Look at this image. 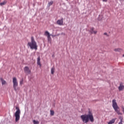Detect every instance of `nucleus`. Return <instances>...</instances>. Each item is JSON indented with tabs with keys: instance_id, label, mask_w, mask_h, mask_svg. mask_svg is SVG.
Returning a JSON list of instances; mask_svg holds the SVG:
<instances>
[{
	"instance_id": "obj_14",
	"label": "nucleus",
	"mask_w": 124,
	"mask_h": 124,
	"mask_svg": "<svg viewBox=\"0 0 124 124\" xmlns=\"http://www.w3.org/2000/svg\"><path fill=\"white\" fill-rule=\"evenodd\" d=\"M47 41L49 42V43H52V38H51V36H49L48 37H47Z\"/></svg>"
},
{
	"instance_id": "obj_21",
	"label": "nucleus",
	"mask_w": 124,
	"mask_h": 124,
	"mask_svg": "<svg viewBox=\"0 0 124 124\" xmlns=\"http://www.w3.org/2000/svg\"><path fill=\"white\" fill-rule=\"evenodd\" d=\"M33 123L34 124H39V122L36 121L35 120H33Z\"/></svg>"
},
{
	"instance_id": "obj_10",
	"label": "nucleus",
	"mask_w": 124,
	"mask_h": 124,
	"mask_svg": "<svg viewBox=\"0 0 124 124\" xmlns=\"http://www.w3.org/2000/svg\"><path fill=\"white\" fill-rule=\"evenodd\" d=\"M119 91H123L124 89V85H123V83H120V86L118 88Z\"/></svg>"
},
{
	"instance_id": "obj_2",
	"label": "nucleus",
	"mask_w": 124,
	"mask_h": 124,
	"mask_svg": "<svg viewBox=\"0 0 124 124\" xmlns=\"http://www.w3.org/2000/svg\"><path fill=\"white\" fill-rule=\"evenodd\" d=\"M28 46H29L32 50H33V49H34V50H37V44L35 40H34L33 37H31V42H28Z\"/></svg>"
},
{
	"instance_id": "obj_24",
	"label": "nucleus",
	"mask_w": 124,
	"mask_h": 124,
	"mask_svg": "<svg viewBox=\"0 0 124 124\" xmlns=\"http://www.w3.org/2000/svg\"><path fill=\"white\" fill-rule=\"evenodd\" d=\"M104 34L105 35H107V36H108V34H107V32H105V33H104Z\"/></svg>"
},
{
	"instance_id": "obj_18",
	"label": "nucleus",
	"mask_w": 124,
	"mask_h": 124,
	"mask_svg": "<svg viewBox=\"0 0 124 124\" xmlns=\"http://www.w3.org/2000/svg\"><path fill=\"white\" fill-rule=\"evenodd\" d=\"M50 112L51 116H54L55 114V111H54V110H50Z\"/></svg>"
},
{
	"instance_id": "obj_19",
	"label": "nucleus",
	"mask_w": 124,
	"mask_h": 124,
	"mask_svg": "<svg viewBox=\"0 0 124 124\" xmlns=\"http://www.w3.org/2000/svg\"><path fill=\"white\" fill-rule=\"evenodd\" d=\"M16 112H21V110H20V108L18 107H16Z\"/></svg>"
},
{
	"instance_id": "obj_5",
	"label": "nucleus",
	"mask_w": 124,
	"mask_h": 124,
	"mask_svg": "<svg viewBox=\"0 0 124 124\" xmlns=\"http://www.w3.org/2000/svg\"><path fill=\"white\" fill-rule=\"evenodd\" d=\"M20 115H21V111H16L15 114L16 117V122H18L20 120Z\"/></svg>"
},
{
	"instance_id": "obj_25",
	"label": "nucleus",
	"mask_w": 124,
	"mask_h": 124,
	"mask_svg": "<svg viewBox=\"0 0 124 124\" xmlns=\"http://www.w3.org/2000/svg\"><path fill=\"white\" fill-rule=\"evenodd\" d=\"M108 0H103V1H104L105 2H107V1Z\"/></svg>"
},
{
	"instance_id": "obj_7",
	"label": "nucleus",
	"mask_w": 124,
	"mask_h": 124,
	"mask_svg": "<svg viewBox=\"0 0 124 124\" xmlns=\"http://www.w3.org/2000/svg\"><path fill=\"white\" fill-rule=\"evenodd\" d=\"M24 72H25V73H28V74H31V70H30V68H29V67L28 66H25L24 67Z\"/></svg>"
},
{
	"instance_id": "obj_17",
	"label": "nucleus",
	"mask_w": 124,
	"mask_h": 124,
	"mask_svg": "<svg viewBox=\"0 0 124 124\" xmlns=\"http://www.w3.org/2000/svg\"><path fill=\"white\" fill-rule=\"evenodd\" d=\"M115 52H121L122 51V49L121 48H115L114 50Z\"/></svg>"
},
{
	"instance_id": "obj_3",
	"label": "nucleus",
	"mask_w": 124,
	"mask_h": 124,
	"mask_svg": "<svg viewBox=\"0 0 124 124\" xmlns=\"http://www.w3.org/2000/svg\"><path fill=\"white\" fill-rule=\"evenodd\" d=\"M112 107L117 114L118 115H123V113L121 112L120 108L118 106V104L115 99L112 100Z\"/></svg>"
},
{
	"instance_id": "obj_20",
	"label": "nucleus",
	"mask_w": 124,
	"mask_h": 124,
	"mask_svg": "<svg viewBox=\"0 0 124 124\" xmlns=\"http://www.w3.org/2000/svg\"><path fill=\"white\" fill-rule=\"evenodd\" d=\"M53 3H54V1H50L49 2H48V5L49 6L52 5L53 4Z\"/></svg>"
},
{
	"instance_id": "obj_12",
	"label": "nucleus",
	"mask_w": 124,
	"mask_h": 124,
	"mask_svg": "<svg viewBox=\"0 0 124 124\" xmlns=\"http://www.w3.org/2000/svg\"><path fill=\"white\" fill-rule=\"evenodd\" d=\"M0 81L1 82L2 85L3 86V85H6V81L5 80L3 79L2 78H0Z\"/></svg>"
},
{
	"instance_id": "obj_8",
	"label": "nucleus",
	"mask_w": 124,
	"mask_h": 124,
	"mask_svg": "<svg viewBox=\"0 0 124 124\" xmlns=\"http://www.w3.org/2000/svg\"><path fill=\"white\" fill-rule=\"evenodd\" d=\"M90 32L91 34H96V33H97V31H94V28H91L90 30Z\"/></svg>"
},
{
	"instance_id": "obj_9",
	"label": "nucleus",
	"mask_w": 124,
	"mask_h": 124,
	"mask_svg": "<svg viewBox=\"0 0 124 124\" xmlns=\"http://www.w3.org/2000/svg\"><path fill=\"white\" fill-rule=\"evenodd\" d=\"M37 63L38 64V65H39V66L40 67H41V63L40 62V56H39L37 58Z\"/></svg>"
},
{
	"instance_id": "obj_15",
	"label": "nucleus",
	"mask_w": 124,
	"mask_h": 124,
	"mask_svg": "<svg viewBox=\"0 0 124 124\" xmlns=\"http://www.w3.org/2000/svg\"><path fill=\"white\" fill-rule=\"evenodd\" d=\"M7 3V1L4 0L3 2L0 3V5L1 6H2V5H4L5 4H6Z\"/></svg>"
},
{
	"instance_id": "obj_23",
	"label": "nucleus",
	"mask_w": 124,
	"mask_h": 124,
	"mask_svg": "<svg viewBox=\"0 0 124 124\" xmlns=\"http://www.w3.org/2000/svg\"><path fill=\"white\" fill-rule=\"evenodd\" d=\"M88 113L89 114L86 115H92L93 116V113H92V112H91V111H89Z\"/></svg>"
},
{
	"instance_id": "obj_16",
	"label": "nucleus",
	"mask_w": 124,
	"mask_h": 124,
	"mask_svg": "<svg viewBox=\"0 0 124 124\" xmlns=\"http://www.w3.org/2000/svg\"><path fill=\"white\" fill-rule=\"evenodd\" d=\"M51 74H54L55 73V67H52L51 69Z\"/></svg>"
},
{
	"instance_id": "obj_26",
	"label": "nucleus",
	"mask_w": 124,
	"mask_h": 124,
	"mask_svg": "<svg viewBox=\"0 0 124 124\" xmlns=\"http://www.w3.org/2000/svg\"><path fill=\"white\" fill-rule=\"evenodd\" d=\"M123 57H124V55H123Z\"/></svg>"
},
{
	"instance_id": "obj_6",
	"label": "nucleus",
	"mask_w": 124,
	"mask_h": 124,
	"mask_svg": "<svg viewBox=\"0 0 124 124\" xmlns=\"http://www.w3.org/2000/svg\"><path fill=\"white\" fill-rule=\"evenodd\" d=\"M56 23L57 25L59 26H63V18H62L61 19H59L57 20Z\"/></svg>"
},
{
	"instance_id": "obj_1",
	"label": "nucleus",
	"mask_w": 124,
	"mask_h": 124,
	"mask_svg": "<svg viewBox=\"0 0 124 124\" xmlns=\"http://www.w3.org/2000/svg\"><path fill=\"white\" fill-rule=\"evenodd\" d=\"M80 118L83 123L84 124H87L89 123V121L92 123H93L94 122V119L93 118V115L92 114L87 115V114H83L80 116Z\"/></svg>"
},
{
	"instance_id": "obj_22",
	"label": "nucleus",
	"mask_w": 124,
	"mask_h": 124,
	"mask_svg": "<svg viewBox=\"0 0 124 124\" xmlns=\"http://www.w3.org/2000/svg\"><path fill=\"white\" fill-rule=\"evenodd\" d=\"M23 82H24V79H23L21 80L20 81V83L19 84L21 86H22L23 85Z\"/></svg>"
},
{
	"instance_id": "obj_11",
	"label": "nucleus",
	"mask_w": 124,
	"mask_h": 124,
	"mask_svg": "<svg viewBox=\"0 0 124 124\" xmlns=\"http://www.w3.org/2000/svg\"><path fill=\"white\" fill-rule=\"evenodd\" d=\"M116 119H112L111 120H110L108 124H113L115 123Z\"/></svg>"
},
{
	"instance_id": "obj_4",
	"label": "nucleus",
	"mask_w": 124,
	"mask_h": 124,
	"mask_svg": "<svg viewBox=\"0 0 124 124\" xmlns=\"http://www.w3.org/2000/svg\"><path fill=\"white\" fill-rule=\"evenodd\" d=\"M13 88L15 92H17V91L20 90V88L18 87V81H17V78H16V77L13 78Z\"/></svg>"
},
{
	"instance_id": "obj_13",
	"label": "nucleus",
	"mask_w": 124,
	"mask_h": 124,
	"mask_svg": "<svg viewBox=\"0 0 124 124\" xmlns=\"http://www.w3.org/2000/svg\"><path fill=\"white\" fill-rule=\"evenodd\" d=\"M45 35H46V36H47V37H48L49 36H51V34H50V33H49L48 31H45Z\"/></svg>"
}]
</instances>
